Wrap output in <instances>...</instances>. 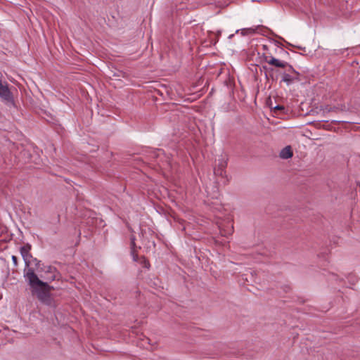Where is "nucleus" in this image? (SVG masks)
I'll return each mask as SVG.
<instances>
[{"instance_id":"nucleus-3","label":"nucleus","mask_w":360,"mask_h":360,"mask_svg":"<svg viewBox=\"0 0 360 360\" xmlns=\"http://www.w3.org/2000/svg\"><path fill=\"white\" fill-rule=\"evenodd\" d=\"M0 98L2 101L8 104H14V98L8 84L0 78Z\"/></svg>"},{"instance_id":"nucleus-4","label":"nucleus","mask_w":360,"mask_h":360,"mask_svg":"<svg viewBox=\"0 0 360 360\" xmlns=\"http://www.w3.org/2000/svg\"><path fill=\"white\" fill-rule=\"evenodd\" d=\"M227 166V161L221 158L218 160V163L214 168V174L216 176H219L221 177L225 176L226 171L225 169Z\"/></svg>"},{"instance_id":"nucleus-20","label":"nucleus","mask_w":360,"mask_h":360,"mask_svg":"<svg viewBox=\"0 0 360 360\" xmlns=\"http://www.w3.org/2000/svg\"><path fill=\"white\" fill-rule=\"evenodd\" d=\"M56 278V276H52L51 278H50V280L53 281Z\"/></svg>"},{"instance_id":"nucleus-6","label":"nucleus","mask_w":360,"mask_h":360,"mask_svg":"<svg viewBox=\"0 0 360 360\" xmlns=\"http://www.w3.org/2000/svg\"><path fill=\"white\" fill-rule=\"evenodd\" d=\"M31 246L29 244L20 248V254L25 261L26 267H29L30 264V259L32 257L30 253Z\"/></svg>"},{"instance_id":"nucleus-13","label":"nucleus","mask_w":360,"mask_h":360,"mask_svg":"<svg viewBox=\"0 0 360 360\" xmlns=\"http://www.w3.org/2000/svg\"><path fill=\"white\" fill-rule=\"evenodd\" d=\"M72 279H74V278L72 276L69 277V285H72V286L75 287V288H79V286L76 285L75 282L70 281ZM70 288H71L70 286H69V289H70Z\"/></svg>"},{"instance_id":"nucleus-19","label":"nucleus","mask_w":360,"mask_h":360,"mask_svg":"<svg viewBox=\"0 0 360 360\" xmlns=\"http://www.w3.org/2000/svg\"><path fill=\"white\" fill-rule=\"evenodd\" d=\"M262 49H263L264 51H267V50H268V46H267L266 45H263Z\"/></svg>"},{"instance_id":"nucleus-17","label":"nucleus","mask_w":360,"mask_h":360,"mask_svg":"<svg viewBox=\"0 0 360 360\" xmlns=\"http://www.w3.org/2000/svg\"><path fill=\"white\" fill-rule=\"evenodd\" d=\"M282 288H283V291L285 292H289L290 290V285H286L283 286Z\"/></svg>"},{"instance_id":"nucleus-14","label":"nucleus","mask_w":360,"mask_h":360,"mask_svg":"<svg viewBox=\"0 0 360 360\" xmlns=\"http://www.w3.org/2000/svg\"><path fill=\"white\" fill-rule=\"evenodd\" d=\"M270 67H268L266 65H262L261 68H260V71L261 72L264 70V76L266 77V74L268 73L269 72V68Z\"/></svg>"},{"instance_id":"nucleus-9","label":"nucleus","mask_w":360,"mask_h":360,"mask_svg":"<svg viewBox=\"0 0 360 360\" xmlns=\"http://www.w3.org/2000/svg\"><path fill=\"white\" fill-rule=\"evenodd\" d=\"M130 240H131L130 241L131 254L133 256L134 260V261H137V259H138V255H137L136 250V243H135V240H136L135 236H133V235L131 236Z\"/></svg>"},{"instance_id":"nucleus-21","label":"nucleus","mask_w":360,"mask_h":360,"mask_svg":"<svg viewBox=\"0 0 360 360\" xmlns=\"http://www.w3.org/2000/svg\"><path fill=\"white\" fill-rule=\"evenodd\" d=\"M143 233H144V231L143 229H141V233L140 234L141 236H143Z\"/></svg>"},{"instance_id":"nucleus-22","label":"nucleus","mask_w":360,"mask_h":360,"mask_svg":"<svg viewBox=\"0 0 360 360\" xmlns=\"http://www.w3.org/2000/svg\"><path fill=\"white\" fill-rule=\"evenodd\" d=\"M52 270H55V269H54V268L49 267V271H50V272H52Z\"/></svg>"},{"instance_id":"nucleus-16","label":"nucleus","mask_w":360,"mask_h":360,"mask_svg":"<svg viewBox=\"0 0 360 360\" xmlns=\"http://www.w3.org/2000/svg\"><path fill=\"white\" fill-rule=\"evenodd\" d=\"M93 220V219H83L82 221H80V223L83 224V223H85L86 224H90L91 222H92L91 221Z\"/></svg>"},{"instance_id":"nucleus-8","label":"nucleus","mask_w":360,"mask_h":360,"mask_svg":"<svg viewBox=\"0 0 360 360\" xmlns=\"http://www.w3.org/2000/svg\"><path fill=\"white\" fill-rule=\"evenodd\" d=\"M278 73L279 71L278 70H276L274 66L269 68V72L267 74H266V79L267 80L271 79L272 82L277 81L278 79Z\"/></svg>"},{"instance_id":"nucleus-12","label":"nucleus","mask_w":360,"mask_h":360,"mask_svg":"<svg viewBox=\"0 0 360 360\" xmlns=\"http://www.w3.org/2000/svg\"><path fill=\"white\" fill-rule=\"evenodd\" d=\"M291 76L292 77L293 83L295 82H300L301 81V79H300L301 74L299 72L295 70L291 74Z\"/></svg>"},{"instance_id":"nucleus-5","label":"nucleus","mask_w":360,"mask_h":360,"mask_svg":"<svg viewBox=\"0 0 360 360\" xmlns=\"http://www.w3.org/2000/svg\"><path fill=\"white\" fill-rule=\"evenodd\" d=\"M270 31L267 27H264L262 25H258L255 28H246L241 30V34L245 36L247 34H253L255 33H261L264 35V32Z\"/></svg>"},{"instance_id":"nucleus-7","label":"nucleus","mask_w":360,"mask_h":360,"mask_svg":"<svg viewBox=\"0 0 360 360\" xmlns=\"http://www.w3.org/2000/svg\"><path fill=\"white\" fill-rule=\"evenodd\" d=\"M293 152L290 146L284 147L279 153V157L282 159L287 160L292 158Z\"/></svg>"},{"instance_id":"nucleus-1","label":"nucleus","mask_w":360,"mask_h":360,"mask_svg":"<svg viewBox=\"0 0 360 360\" xmlns=\"http://www.w3.org/2000/svg\"><path fill=\"white\" fill-rule=\"evenodd\" d=\"M25 277L29 281L32 293L36 295L41 302L49 304L51 302V288L47 283L41 281L31 268L27 269Z\"/></svg>"},{"instance_id":"nucleus-2","label":"nucleus","mask_w":360,"mask_h":360,"mask_svg":"<svg viewBox=\"0 0 360 360\" xmlns=\"http://www.w3.org/2000/svg\"><path fill=\"white\" fill-rule=\"evenodd\" d=\"M262 59L264 62L274 68H283L285 70L283 72H288L292 74L295 70L293 67L286 61L280 60L274 58L272 55L268 53H263Z\"/></svg>"},{"instance_id":"nucleus-10","label":"nucleus","mask_w":360,"mask_h":360,"mask_svg":"<svg viewBox=\"0 0 360 360\" xmlns=\"http://www.w3.org/2000/svg\"><path fill=\"white\" fill-rule=\"evenodd\" d=\"M281 75H282V79L281 80V83L284 82L288 86H289L293 83L291 74H290L288 72H282Z\"/></svg>"},{"instance_id":"nucleus-11","label":"nucleus","mask_w":360,"mask_h":360,"mask_svg":"<svg viewBox=\"0 0 360 360\" xmlns=\"http://www.w3.org/2000/svg\"><path fill=\"white\" fill-rule=\"evenodd\" d=\"M275 113L283 114L285 113V108L283 105H276L274 107L271 106Z\"/></svg>"},{"instance_id":"nucleus-18","label":"nucleus","mask_w":360,"mask_h":360,"mask_svg":"<svg viewBox=\"0 0 360 360\" xmlns=\"http://www.w3.org/2000/svg\"><path fill=\"white\" fill-rule=\"evenodd\" d=\"M75 234L77 235V236L79 238L80 237V235H81V231H80V229H79L78 230H77L76 228H75Z\"/></svg>"},{"instance_id":"nucleus-15","label":"nucleus","mask_w":360,"mask_h":360,"mask_svg":"<svg viewBox=\"0 0 360 360\" xmlns=\"http://www.w3.org/2000/svg\"><path fill=\"white\" fill-rule=\"evenodd\" d=\"M12 261L13 262V265L15 267H17L18 266V258L15 255H13L12 256Z\"/></svg>"},{"instance_id":"nucleus-23","label":"nucleus","mask_w":360,"mask_h":360,"mask_svg":"<svg viewBox=\"0 0 360 360\" xmlns=\"http://www.w3.org/2000/svg\"><path fill=\"white\" fill-rule=\"evenodd\" d=\"M281 51H284V50L282 48H280Z\"/></svg>"}]
</instances>
